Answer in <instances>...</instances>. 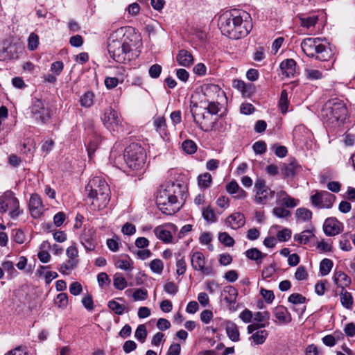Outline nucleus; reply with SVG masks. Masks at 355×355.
<instances>
[{"label":"nucleus","instance_id":"nucleus-1","mask_svg":"<svg viewBox=\"0 0 355 355\" xmlns=\"http://www.w3.org/2000/svg\"><path fill=\"white\" fill-rule=\"evenodd\" d=\"M218 26L223 35L239 40L247 36L252 28L250 15L242 10L232 9L218 18Z\"/></svg>","mask_w":355,"mask_h":355},{"label":"nucleus","instance_id":"nucleus-2","mask_svg":"<svg viewBox=\"0 0 355 355\" xmlns=\"http://www.w3.org/2000/svg\"><path fill=\"white\" fill-rule=\"evenodd\" d=\"M131 40L123 28L112 33L107 42V49L110 57L116 62L126 63L132 58Z\"/></svg>","mask_w":355,"mask_h":355},{"label":"nucleus","instance_id":"nucleus-3","mask_svg":"<svg viewBox=\"0 0 355 355\" xmlns=\"http://www.w3.org/2000/svg\"><path fill=\"white\" fill-rule=\"evenodd\" d=\"M180 193V184L168 182L162 185L158 191L156 202L162 213L172 215L180 209L178 196Z\"/></svg>","mask_w":355,"mask_h":355},{"label":"nucleus","instance_id":"nucleus-4","mask_svg":"<svg viewBox=\"0 0 355 355\" xmlns=\"http://www.w3.org/2000/svg\"><path fill=\"white\" fill-rule=\"evenodd\" d=\"M85 191L92 205L98 209L104 208L110 201V189L106 181L101 177L91 179L85 187Z\"/></svg>","mask_w":355,"mask_h":355},{"label":"nucleus","instance_id":"nucleus-5","mask_svg":"<svg viewBox=\"0 0 355 355\" xmlns=\"http://www.w3.org/2000/svg\"><path fill=\"white\" fill-rule=\"evenodd\" d=\"M347 115V110L344 103L338 98H333L327 101L321 110V119L329 125L339 126L343 123Z\"/></svg>","mask_w":355,"mask_h":355},{"label":"nucleus","instance_id":"nucleus-6","mask_svg":"<svg viewBox=\"0 0 355 355\" xmlns=\"http://www.w3.org/2000/svg\"><path fill=\"white\" fill-rule=\"evenodd\" d=\"M301 48L308 57L320 61H328L333 56L332 51L324 37L304 39L301 43Z\"/></svg>","mask_w":355,"mask_h":355},{"label":"nucleus","instance_id":"nucleus-7","mask_svg":"<svg viewBox=\"0 0 355 355\" xmlns=\"http://www.w3.org/2000/svg\"><path fill=\"white\" fill-rule=\"evenodd\" d=\"M124 159L130 169L133 171L140 170L144 168L146 164V151L140 145L132 144L125 150Z\"/></svg>","mask_w":355,"mask_h":355},{"label":"nucleus","instance_id":"nucleus-8","mask_svg":"<svg viewBox=\"0 0 355 355\" xmlns=\"http://www.w3.org/2000/svg\"><path fill=\"white\" fill-rule=\"evenodd\" d=\"M31 117L37 123L45 124L51 119L52 112L47 103L39 98H33L29 107Z\"/></svg>","mask_w":355,"mask_h":355},{"label":"nucleus","instance_id":"nucleus-9","mask_svg":"<svg viewBox=\"0 0 355 355\" xmlns=\"http://www.w3.org/2000/svg\"><path fill=\"white\" fill-rule=\"evenodd\" d=\"M10 211L12 218H16L20 214L19 202L11 191H7L0 197V212Z\"/></svg>","mask_w":355,"mask_h":355},{"label":"nucleus","instance_id":"nucleus-10","mask_svg":"<svg viewBox=\"0 0 355 355\" xmlns=\"http://www.w3.org/2000/svg\"><path fill=\"white\" fill-rule=\"evenodd\" d=\"M255 197L254 201L259 205H266L272 199L275 192L266 184L262 178H258L254 183Z\"/></svg>","mask_w":355,"mask_h":355},{"label":"nucleus","instance_id":"nucleus-11","mask_svg":"<svg viewBox=\"0 0 355 355\" xmlns=\"http://www.w3.org/2000/svg\"><path fill=\"white\" fill-rule=\"evenodd\" d=\"M335 200V196L327 191H317L311 196L312 205L318 208H331Z\"/></svg>","mask_w":355,"mask_h":355},{"label":"nucleus","instance_id":"nucleus-12","mask_svg":"<svg viewBox=\"0 0 355 355\" xmlns=\"http://www.w3.org/2000/svg\"><path fill=\"white\" fill-rule=\"evenodd\" d=\"M102 121L104 125L110 131L119 132L121 125V119L116 111L111 107L105 110Z\"/></svg>","mask_w":355,"mask_h":355},{"label":"nucleus","instance_id":"nucleus-13","mask_svg":"<svg viewBox=\"0 0 355 355\" xmlns=\"http://www.w3.org/2000/svg\"><path fill=\"white\" fill-rule=\"evenodd\" d=\"M191 263L194 270L200 271L204 275L208 276L214 272L211 266H206L204 254L201 252H194L191 255Z\"/></svg>","mask_w":355,"mask_h":355},{"label":"nucleus","instance_id":"nucleus-14","mask_svg":"<svg viewBox=\"0 0 355 355\" xmlns=\"http://www.w3.org/2000/svg\"><path fill=\"white\" fill-rule=\"evenodd\" d=\"M21 51V48L19 44L10 42L9 41H4L0 49V60L5 61L17 59Z\"/></svg>","mask_w":355,"mask_h":355},{"label":"nucleus","instance_id":"nucleus-15","mask_svg":"<svg viewBox=\"0 0 355 355\" xmlns=\"http://www.w3.org/2000/svg\"><path fill=\"white\" fill-rule=\"evenodd\" d=\"M80 241L87 252L94 251L97 245L95 230L85 227L80 236Z\"/></svg>","mask_w":355,"mask_h":355},{"label":"nucleus","instance_id":"nucleus-16","mask_svg":"<svg viewBox=\"0 0 355 355\" xmlns=\"http://www.w3.org/2000/svg\"><path fill=\"white\" fill-rule=\"evenodd\" d=\"M225 223L232 229L238 230L244 226L245 223V218L242 213L234 212L226 218Z\"/></svg>","mask_w":355,"mask_h":355},{"label":"nucleus","instance_id":"nucleus-17","mask_svg":"<svg viewBox=\"0 0 355 355\" xmlns=\"http://www.w3.org/2000/svg\"><path fill=\"white\" fill-rule=\"evenodd\" d=\"M273 314L279 322L288 324L292 320V317L287 308L284 306H277L273 310Z\"/></svg>","mask_w":355,"mask_h":355},{"label":"nucleus","instance_id":"nucleus-18","mask_svg":"<svg viewBox=\"0 0 355 355\" xmlns=\"http://www.w3.org/2000/svg\"><path fill=\"white\" fill-rule=\"evenodd\" d=\"M234 88L242 93L245 96H250L255 91V87L252 83H245L241 80H234L232 83Z\"/></svg>","mask_w":355,"mask_h":355},{"label":"nucleus","instance_id":"nucleus-19","mask_svg":"<svg viewBox=\"0 0 355 355\" xmlns=\"http://www.w3.org/2000/svg\"><path fill=\"white\" fill-rule=\"evenodd\" d=\"M338 223V221L334 218L326 219L323 226L325 234L330 236L338 234L340 232Z\"/></svg>","mask_w":355,"mask_h":355},{"label":"nucleus","instance_id":"nucleus-20","mask_svg":"<svg viewBox=\"0 0 355 355\" xmlns=\"http://www.w3.org/2000/svg\"><path fill=\"white\" fill-rule=\"evenodd\" d=\"M280 69L286 77H293L296 72V62L293 59H286L281 62Z\"/></svg>","mask_w":355,"mask_h":355},{"label":"nucleus","instance_id":"nucleus-21","mask_svg":"<svg viewBox=\"0 0 355 355\" xmlns=\"http://www.w3.org/2000/svg\"><path fill=\"white\" fill-rule=\"evenodd\" d=\"M176 60L180 65L189 67L193 64L194 59L190 52L181 49L176 55Z\"/></svg>","mask_w":355,"mask_h":355},{"label":"nucleus","instance_id":"nucleus-22","mask_svg":"<svg viewBox=\"0 0 355 355\" xmlns=\"http://www.w3.org/2000/svg\"><path fill=\"white\" fill-rule=\"evenodd\" d=\"M42 207V202L39 195L34 193L32 194L29 200V209L31 215L34 217H37L41 212Z\"/></svg>","mask_w":355,"mask_h":355},{"label":"nucleus","instance_id":"nucleus-23","mask_svg":"<svg viewBox=\"0 0 355 355\" xmlns=\"http://www.w3.org/2000/svg\"><path fill=\"white\" fill-rule=\"evenodd\" d=\"M333 279L334 283L342 289L348 287L352 282L351 278L341 270L334 272Z\"/></svg>","mask_w":355,"mask_h":355},{"label":"nucleus","instance_id":"nucleus-24","mask_svg":"<svg viewBox=\"0 0 355 355\" xmlns=\"http://www.w3.org/2000/svg\"><path fill=\"white\" fill-rule=\"evenodd\" d=\"M225 331L228 338L233 342L240 340V333L237 325L231 321H225Z\"/></svg>","mask_w":355,"mask_h":355},{"label":"nucleus","instance_id":"nucleus-25","mask_svg":"<svg viewBox=\"0 0 355 355\" xmlns=\"http://www.w3.org/2000/svg\"><path fill=\"white\" fill-rule=\"evenodd\" d=\"M299 167L295 160H291L289 163H284L281 166V172L284 178L293 177Z\"/></svg>","mask_w":355,"mask_h":355},{"label":"nucleus","instance_id":"nucleus-26","mask_svg":"<svg viewBox=\"0 0 355 355\" xmlns=\"http://www.w3.org/2000/svg\"><path fill=\"white\" fill-rule=\"evenodd\" d=\"M202 92L205 96L210 101L215 99L216 96H219V94L222 92L220 87L216 85H206L202 87Z\"/></svg>","mask_w":355,"mask_h":355},{"label":"nucleus","instance_id":"nucleus-27","mask_svg":"<svg viewBox=\"0 0 355 355\" xmlns=\"http://www.w3.org/2000/svg\"><path fill=\"white\" fill-rule=\"evenodd\" d=\"M223 295L224 296V300L227 304H232L236 302L238 291L234 286H227L223 288Z\"/></svg>","mask_w":355,"mask_h":355},{"label":"nucleus","instance_id":"nucleus-28","mask_svg":"<svg viewBox=\"0 0 355 355\" xmlns=\"http://www.w3.org/2000/svg\"><path fill=\"white\" fill-rule=\"evenodd\" d=\"M268 336V331L265 329L257 330L249 338L254 345H262L265 343Z\"/></svg>","mask_w":355,"mask_h":355},{"label":"nucleus","instance_id":"nucleus-29","mask_svg":"<svg viewBox=\"0 0 355 355\" xmlns=\"http://www.w3.org/2000/svg\"><path fill=\"white\" fill-rule=\"evenodd\" d=\"M245 254L249 259L255 261L257 264H260L262 259L266 256L256 248L248 249L245 251Z\"/></svg>","mask_w":355,"mask_h":355},{"label":"nucleus","instance_id":"nucleus-30","mask_svg":"<svg viewBox=\"0 0 355 355\" xmlns=\"http://www.w3.org/2000/svg\"><path fill=\"white\" fill-rule=\"evenodd\" d=\"M154 233L156 236L164 243H171L172 241V235L170 231L159 226L155 228Z\"/></svg>","mask_w":355,"mask_h":355},{"label":"nucleus","instance_id":"nucleus-31","mask_svg":"<svg viewBox=\"0 0 355 355\" xmlns=\"http://www.w3.org/2000/svg\"><path fill=\"white\" fill-rule=\"evenodd\" d=\"M101 141V137L99 135H93L88 143L87 150L89 159L92 158V155L97 149L99 144Z\"/></svg>","mask_w":355,"mask_h":355},{"label":"nucleus","instance_id":"nucleus-32","mask_svg":"<svg viewBox=\"0 0 355 355\" xmlns=\"http://www.w3.org/2000/svg\"><path fill=\"white\" fill-rule=\"evenodd\" d=\"M314 236V234L312 230H306L302 232L300 234L294 235L295 241H297L300 244L305 245L308 243L311 239Z\"/></svg>","mask_w":355,"mask_h":355},{"label":"nucleus","instance_id":"nucleus-33","mask_svg":"<svg viewBox=\"0 0 355 355\" xmlns=\"http://www.w3.org/2000/svg\"><path fill=\"white\" fill-rule=\"evenodd\" d=\"M341 304L346 309H350L353 305V298L352 294L345 289H341L340 293Z\"/></svg>","mask_w":355,"mask_h":355},{"label":"nucleus","instance_id":"nucleus-34","mask_svg":"<svg viewBox=\"0 0 355 355\" xmlns=\"http://www.w3.org/2000/svg\"><path fill=\"white\" fill-rule=\"evenodd\" d=\"M295 217L297 221L306 222L311 219L312 212L306 208L300 207L296 210Z\"/></svg>","mask_w":355,"mask_h":355},{"label":"nucleus","instance_id":"nucleus-35","mask_svg":"<svg viewBox=\"0 0 355 355\" xmlns=\"http://www.w3.org/2000/svg\"><path fill=\"white\" fill-rule=\"evenodd\" d=\"M94 94L92 92H87L80 98V103L82 107H90L94 104Z\"/></svg>","mask_w":355,"mask_h":355},{"label":"nucleus","instance_id":"nucleus-36","mask_svg":"<svg viewBox=\"0 0 355 355\" xmlns=\"http://www.w3.org/2000/svg\"><path fill=\"white\" fill-rule=\"evenodd\" d=\"M334 266L333 261L329 259H324L320 263V272L322 276L327 275L332 269Z\"/></svg>","mask_w":355,"mask_h":355},{"label":"nucleus","instance_id":"nucleus-37","mask_svg":"<svg viewBox=\"0 0 355 355\" xmlns=\"http://www.w3.org/2000/svg\"><path fill=\"white\" fill-rule=\"evenodd\" d=\"M78 261L77 259H69L65 263H63L58 268V270L63 275L68 274V270H71L76 267Z\"/></svg>","mask_w":355,"mask_h":355},{"label":"nucleus","instance_id":"nucleus-38","mask_svg":"<svg viewBox=\"0 0 355 355\" xmlns=\"http://www.w3.org/2000/svg\"><path fill=\"white\" fill-rule=\"evenodd\" d=\"M288 93L286 90L284 89L281 92L280 99L279 101V107L282 114H285L288 112Z\"/></svg>","mask_w":355,"mask_h":355},{"label":"nucleus","instance_id":"nucleus-39","mask_svg":"<svg viewBox=\"0 0 355 355\" xmlns=\"http://www.w3.org/2000/svg\"><path fill=\"white\" fill-rule=\"evenodd\" d=\"M304 76L306 79L310 80H320L323 77L322 73L320 71L311 68H306L304 69Z\"/></svg>","mask_w":355,"mask_h":355},{"label":"nucleus","instance_id":"nucleus-40","mask_svg":"<svg viewBox=\"0 0 355 355\" xmlns=\"http://www.w3.org/2000/svg\"><path fill=\"white\" fill-rule=\"evenodd\" d=\"M351 234L346 233L340 236L339 246L340 248L344 251H350L352 250V245L350 244Z\"/></svg>","mask_w":355,"mask_h":355},{"label":"nucleus","instance_id":"nucleus-41","mask_svg":"<svg viewBox=\"0 0 355 355\" xmlns=\"http://www.w3.org/2000/svg\"><path fill=\"white\" fill-rule=\"evenodd\" d=\"M202 214L203 218L208 223H212L216 221L215 211L210 206L204 208Z\"/></svg>","mask_w":355,"mask_h":355},{"label":"nucleus","instance_id":"nucleus-42","mask_svg":"<svg viewBox=\"0 0 355 355\" xmlns=\"http://www.w3.org/2000/svg\"><path fill=\"white\" fill-rule=\"evenodd\" d=\"M198 181L200 187L207 189L210 186L212 178L209 173H205L198 176Z\"/></svg>","mask_w":355,"mask_h":355},{"label":"nucleus","instance_id":"nucleus-43","mask_svg":"<svg viewBox=\"0 0 355 355\" xmlns=\"http://www.w3.org/2000/svg\"><path fill=\"white\" fill-rule=\"evenodd\" d=\"M149 267L153 272L160 275L164 270V263L161 259H155L150 262Z\"/></svg>","mask_w":355,"mask_h":355},{"label":"nucleus","instance_id":"nucleus-44","mask_svg":"<svg viewBox=\"0 0 355 355\" xmlns=\"http://www.w3.org/2000/svg\"><path fill=\"white\" fill-rule=\"evenodd\" d=\"M113 285L116 289L123 290L127 286V281L120 274L116 273L113 278Z\"/></svg>","mask_w":355,"mask_h":355},{"label":"nucleus","instance_id":"nucleus-45","mask_svg":"<svg viewBox=\"0 0 355 355\" xmlns=\"http://www.w3.org/2000/svg\"><path fill=\"white\" fill-rule=\"evenodd\" d=\"M147 335L146 326L144 324H139L135 332V337L141 343H144Z\"/></svg>","mask_w":355,"mask_h":355},{"label":"nucleus","instance_id":"nucleus-46","mask_svg":"<svg viewBox=\"0 0 355 355\" xmlns=\"http://www.w3.org/2000/svg\"><path fill=\"white\" fill-rule=\"evenodd\" d=\"M107 306L109 309L117 315H122L125 309V306L124 305L120 304L114 300L110 301Z\"/></svg>","mask_w":355,"mask_h":355},{"label":"nucleus","instance_id":"nucleus-47","mask_svg":"<svg viewBox=\"0 0 355 355\" xmlns=\"http://www.w3.org/2000/svg\"><path fill=\"white\" fill-rule=\"evenodd\" d=\"M55 304L61 309H65L68 304V295L67 293H61L57 295L55 301Z\"/></svg>","mask_w":355,"mask_h":355},{"label":"nucleus","instance_id":"nucleus-48","mask_svg":"<svg viewBox=\"0 0 355 355\" xmlns=\"http://www.w3.org/2000/svg\"><path fill=\"white\" fill-rule=\"evenodd\" d=\"M318 18L317 16L307 17L300 19L301 26L305 28H310L314 26L318 22Z\"/></svg>","mask_w":355,"mask_h":355},{"label":"nucleus","instance_id":"nucleus-49","mask_svg":"<svg viewBox=\"0 0 355 355\" xmlns=\"http://www.w3.org/2000/svg\"><path fill=\"white\" fill-rule=\"evenodd\" d=\"M182 149L188 154H193L197 150L196 144L191 140H186L182 144Z\"/></svg>","mask_w":355,"mask_h":355},{"label":"nucleus","instance_id":"nucleus-50","mask_svg":"<svg viewBox=\"0 0 355 355\" xmlns=\"http://www.w3.org/2000/svg\"><path fill=\"white\" fill-rule=\"evenodd\" d=\"M39 44V37L37 34L32 33L28 38V48L31 51L36 49Z\"/></svg>","mask_w":355,"mask_h":355},{"label":"nucleus","instance_id":"nucleus-51","mask_svg":"<svg viewBox=\"0 0 355 355\" xmlns=\"http://www.w3.org/2000/svg\"><path fill=\"white\" fill-rule=\"evenodd\" d=\"M218 239L223 244L228 247H232L234 244V240L227 232L220 233Z\"/></svg>","mask_w":355,"mask_h":355},{"label":"nucleus","instance_id":"nucleus-52","mask_svg":"<svg viewBox=\"0 0 355 355\" xmlns=\"http://www.w3.org/2000/svg\"><path fill=\"white\" fill-rule=\"evenodd\" d=\"M132 297L135 301L145 300L148 297V291L145 288H137L132 294Z\"/></svg>","mask_w":355,"mask_h":355},{"label":"nucleus","instance_id":"nucleus-53","mask_svg":"<svg viewBox=\"0 0 355 355\" xmlns=\"http://www.w3.org/2000/svg\"><path fill=\"white\" fill-rule=\"evenodd\" d=\"M291 230L288 228H284L277 234V238L280 242L287 241L291 237Z\"/></svg>","mask_w":355,"mask_h":355},{"label":"nucleus","instance_id":"nucleus-54","mask_svg":"<svg viewBox=\"0 0 355 355\" xmlns=\"http://www.w3.org/2000/svg\"><path fill=\"white\" fill-rule=\"evenodd\" d=\"M288 301L293 304H301L306 302V297L300 293H293L288 297Z\"/></svg>","mask_w":355,"mask_h":355},{"label":"nucleus","instance_id":"nucleus-55","mask_svg":"<svg viewBox=\"0 0 355 355\" xmlns=\"http://www.w3.org/2000/svg\"><path fill=\"white\" fill-rule=\"evenodd\" d=\"M253 319L254 321L262 323L270 319V313L268 311H259L254 314Z\"/></svg>","mask_w":355,"mask_h":355},{"label":"nucleus","instance_id":"nucleus-56","mask_svg":"<svg viewBox=\"0 0 355 355\" xmlns=\"http://www.w3.org/2000/svg\"><path fill=\"white\" fill-rule=\"evenodd\" d=\"M207 102L208 105L206 107L207 112L211 114H216L220 110L219 103L218 102H215L214 100L210 101L209 99H207Z\"/></svg>","mask_w":355,"mask_h":355},{"label":"nucleus","instance_id":"nucleus-57","mask_svg":"<svg viewBox=\"0 0 355 355\" xmlns=\"http://www.w3.org/2000/svg\"><path fill=\"white\" fill-rule=\"evenodd\" d=\"M273 214L277 218H286L291 216V213L290 211L282 207H277L273 209Z\"/></svg>","mask_w":355,"mask_h":355},{"label":"nucleus","instance_id":"nucleus-58","mask_svg":"<svg viewBox=\"0 0 355 355\" xmlns=\"http://www.w3.org/2000/svg\"><path fill=\"white\" fill-rule=\"evenodd\" d=\"M299 202V200L295 199L291 196H288L286 198H283V200L279 203L287 208H293L296 207Z\"/></svg>","mask_w":355,"mask_h":355},{"label":"nucleus","instance_id":"nucleus-59","mask_svg":"<svg viewBox=\"0 0 355 355\" xmlns=\"http://www.w3.org/2000/svg\"><path fill=\"white\" fill-rule=\"evenodd\" d=\"M252 148L256 154L262 155L266 151V144L263 141H256Z\"/></svg>","mask_w":355,"mask_h":355},{"label":"nucleus","instance_id":"nucleus-60","mask_svg":"<svg viewBox=\"0 0 355 355\" xmlns=\"http://www.w3.org/2000/svg\"><path fill=\"white\" fill-rule=\"evenodd\" d=\"M260 293L262 297L267 303H272V302L275 299V295L273 292L270 290H267L266 288H261Z\"/></svg>","mask_w":355,"mask_h":355},{"label":"nucleus","instance_id":"nucleus-61","mask_svg":"<svg viewBox=\"0 0 355 355\" xmlns=\"http://www.w3.org/2000/svg\"><path fill=\"white\" fill-rule=\"evenodd\" d=\"M187 270V263L184 258L178 259L176 262V273L178 275H182L185 273Z\"/></svg>","mask_w":355,"mask_h":355},{"label":"nucleus","instance_id":"nucleus-62","mask_svg":"<svg viewBox=\"0 0 355 355\" xmlns=\"http://www.w3.org/2000/svg\"><path fill=\"white\" fill-rule=\"evenodd\" d=\"M164 290L170 295H175L178 291V287L173 282H169L164 284Z\"/></svg>","mask_w":355,"mask_h":355},{"label":"nucleus","instance_id":"nucleus-63","mask_svg":"<svg viewBox=\"0 0 355 355\" xmlns=\"http://www.w3.org/2000/svg\"><path fill=\"white\" fill-rule=\"evenodd\" d=\"M308 274L304 266H299L295 273V277L297 280L302 281L307 278Z\"/></svg>","mask_w":355,"mask_h":355},{"label":"nucleus","instance_id":"nucleus-64","mask_svg":"<svg viewBox=\"0 0 355 355\" xmlns=\"http://www.w3.org/2000/svg\"><path fill=\"white\" fill-rule=\"evenodd\" d=\"M149 75L153 78H157L162 72V67L159 64H155L149 69Z\"/></svg>","mask_w":355,"mask_h":355}]
</instances>
